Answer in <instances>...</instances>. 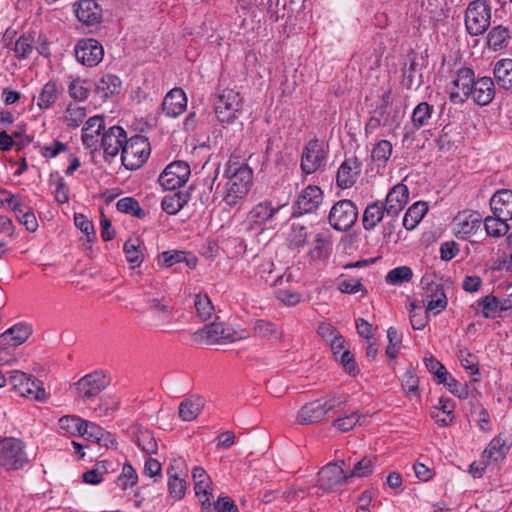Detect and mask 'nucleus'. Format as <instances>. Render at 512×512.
<instances>
[{"label":"nucleus","mask_w":512,"mask_h":512,"mask_svg":"<svg viewBox=\"0 0 512 512\" xmlns=\"http://www.w3.org/2000/svg\"><path fill=\"white\" fill-rule=\"evenodd\" d=\"M190 166L184 161L169 164L159 176L160 185L166 190H176L189 179Z\"/></svg>","instance_id":"ddd939ff"},{"label":"nucleus","mask_w":512,"mask_h":512,"mask_svg":"<svg viewBox=\"0 0 512 512\" xmlns=\"http://www.w3.org/2000/svg\"><path fill=\"white\" fill-rule=\"evenodd\" d=\"M453 224L457 235L465 238L481 227V216L477 212L463 211L454 218Z\"/></svg>","instance_id":"aec40b11"},{"label":"nucleus","mask_w":512,"mask_h":512,"mask_svg":"<svg viewBox=\"0 0 512 512\" xmlns=\"http://www.w3.org/2000/svg\"><path fill=\"white\" fill-rule=\"evenodd\" d=\"M361 172V164L357 158H347L341 164L336 175L337 185L342 189L352 187Z\"/></svg>","instance_id":"6ab92c4d"},{"label":"nucleus","mask_w":512,"mask_h":512,"mask_svg":"<svg viewBox=\"0 0 512 512\" xmlns=\"http://www.w3.org/2000/svg\"><path fill=\"white\" fill-rule=\"evenodd\" d=\"M204 406L205 400L200 396L184 399L179 405V417L183 421H193L202 412Z\"/></svg>","instance_id":"bb28decb"},{"label":"nucleus","mask_w":512,"mask_h":512,"mask_svg":"<svg viewBox=\"0 0 512 512\" xmlns=\"http://www.w3.org/2000/svg\"><path fill=\"white\" fill-rule=\"evenodd\" d=\"M69 95L76 101H84L89 96V88L86 82L80 79H74L68 86Z\"/></svg>","instance_id":"13d9d810"},{"label":"nucleus","mask_w":512,"mask_h":512,"mask_svg":"<svg viewBox=\"0 0 512 512\" xmlns=\"http://www.w3.org/2000/svg\"><path fill=\"white\" fill-rule=\"evenodd\" d=\"M147 305L159 319L166 320L171 315V308L164 299L150 298L147 300Z\"/></svg>","instance_id":"5fc2aeb1"},{"label":"nucleus","mask_w":512,"mask_h":512,"mask_svg":"<svg viewBox=\"0 0 512 512\" xmlns=\"http://www.w3.org/2000/svg\"><path fill=\"white\" fill-rule=\"evenodd\" d=\"M96 91L104 98L119 94L121 91V80L116 75L105 74L97 82Z\"/></svg>","instance_id":"473e14b6"},{"label":"nucleus","mask_w":512,"mask_h":512,"mask_svg":"<svg viewBox=\"0 0 512 512\" xmlns=\"http://www.w3.org/2000/svg\"><path fill=\"white\" fill-rule=\"evenodd\" d=\"M373 459L370 457H363L360 461H358L352 472L348 475V478L351 477H367L373 472Z\"/></svg>","instance_id":"bf43d9fd"},{"label":"nucleus","mask_w":512,"mask_h":512,"mask_svg":"<svg viewBox=\"0 0 512 512\" xmlns=\"http://www.w3.org/2000/svg\"><path fill=\"white\" fill-rule=\"evenodd\" d=\"M346 404L345 397L329 394L303 405L297 413V422L301 425H311L321 422L331 411Z\"/></svg>","instance_id":"f03ea898"},{"label":"nucleus","mask_w":512,"mask_h":512,"mask_svg":"<svg viewBox=\"0 0 512 512\" xmlns=\"http://www.w3.org/2000/svg\"><path fill=\"white\" fill-rule=\"evenodd\" d=\"M409 191L406 185L397 184L387 194L384 207L387 217H396L408 202Z\"/></svg>","instance_id":"a211bd4d"},{"label":"nucleus","mask_w":512,"mask_h":512,"mask_svg":"<svg viewBox=\"0 0 512 512\" xmlns=\"http://www.w3.org/2000/svg\"><path fill=\"white\" fill-rule=\"evenodd\" d=\"M494 77L501 88L512 90V59L497 61L494 67Z\"/></svg>","instance_id":"c756f323"},{"label":"nucleus","mask_w":512,"mask_h":512,"mask_svg":"<svg viewBox=\"0 0 512 512\" xmlns=\"http://www.w3.org/2000/svg\"><path fill=\"white\" fill-rule=\"evenodd\" d=\"M189 194L178 191L163 197L161 207L169 215L177 214L188 202Z\"/></svg>","instance_id":"2f4dec72"},{"label":"nucleus","mask_w":512,"mask_h":512,"mask_svg":"<svg viewBox=\"0 0 512 512\" xmlns=\"http://www.w3.org/2000/svg\"><path fill=\"white\" fill-rule=\"evenodd\" d=\"M8 381L13 390L20 396L37 401H44L46 399L43 383L31 375L19 370H14L10 373Z\"/></svg>","instance_id":"0eeeda50"},{"label":"nucleus","mask_w":512,"mask_h":512,"mask_svg":"<svg viewBox=\"0 0 512 512\" xmlns=\"http://www.w3.org/2000/svg\"><path fill=\"white\" fill-rule=\"evenodd\" d=\"M428 207L424 202L414 203L403 217V226L407 230H413L427 213Z\"/></svg>","instance_id":"e433bc0d"},{"label":"nucleus","mask_w":512,"mask_h":512,"mask_svg":"<svg viewBox=\"0 0 512 512\" xmlns=\"http://www.w3.org/2000/svg\"><path fill=\"white\" fill-rule=\"evenodd\" d=\"M507 221V219H500L495 215L487 216L484 219V228L489 236H504L509 231Z\"/></svg>","instance_id":"79ce46f5"},{"label":"nucleus","mask_w":512,"mask_h":512,"mask_svg":"<svg viewBox=\"0 0 512 512\" xmlns=\"http://www.w3.org/2000/svg\"><path fill=\"white\" fill-rule=\"evenodd\" d=\"M32 328L31 326L23 323L16 324L6 330L2 336L6 338L7 336H11V340L15 346L23 344L31 335Z\"/></svg>","instance_id":"c03bdc74"},{"label":"nucleus","mask_w":512,"mask_h":512,"mask_svg":"<svg viewBox=\"0 0 512 512\" xmlns=\"http://www.w3.org/2000/svg\"><path fill=\"white\" fill-rule=\"evenodd\" d=\"M194 305L200 319L203 321L210 319L214 308L207 295H196Z\"/></svg>","instance_id":"6e6d98bb"},{"label":"nucleus","mask_w":512,"mask_h":512,"mask_svg":"<svg viewBox=\"0 0 512 512\" xmlns=\"http://www.w3.org/2000/svg\"><path fill=\"white\" fill-rule=\"evenodd\" d=\"M510 42V31L508 27L497 25L487 34V44L494 51L506 48Z\"/></svg>","instance_id":"7c9ffc66"},{"label":"nucleus","mask_w":512,"mask_h":512,"mask_svg":"<svg viewBox=\"0 0 512 512\" xmlns=\"http://www.w3.org/2000/svg\"><path fill=\"white\" fill-rule=\"evenodd\" d=\"M418 378L413 370H408L403 375L402 386L407 395L418 394Z\"/></svg>","instance_id":"774afa93"},{"label":"nucleus","mask_w":512,"mask_h":512,"mask_svg":"<svg viewBox=\"0 0 512 512\" xmlns=\"http://www.w3.org/2000/svg\"><path fill=\"white\" fill-rule=\"evenodd\" d=\"M127 135L120 126H112L103 133L101 146L106 156L115 157L119 152L122 153Z\"/></svg>","instance_id":"dca6fc26"},{"label":"nucleus","mask_w":512,"mask_h":512,"mask_svg":"<svg viewBox=\"0 0 512 512\" xmlns=\"http://www.w3.org/2000/svg\"><path fill=\"white\" fill-rule=\"evenodd\" d=\"M134 437L137 446L146 454H156L158 451V444L153 433L142 426L136 427L134 430Z\"/></svg>","instance_id":"c85d7f7f"},{"label":"nucleus","mask_w":512,"mask_h":512,"mask_svg":"<svg viewBox=\"0 0 512 512\" xmlns=\"http://www.w3.org/2000/svg\"><path fill=\"white\" fill-rule=\"evenodd\" d=\"M478 305L482 308V314L485 318L503 317L500 306V299L493 295H487L478 300Z\"/></svg>","instance_id":"a19ab883"},{"label":"nucleus","mask_w":512,"mask_h":512,"mask_svg":"<svg viewBox=\"0 0 512 512\" xmlns=\"http://www.w3.org/2000/svg\"><path fill=\"white\" fill-rule=\"evenodd\" d=\"M433 112V105H430L427 102L419 103L412 112L411 121L413 127L415 129H420L427 126L432 118Z\"/></svg>","instance_id":"4c0bfd02"},{"label":"nucleus","mask_w":512,"mask_h":512,"mask_svg":"<svg viewBox=\"0 0 512 512\" xmlns=\"http://www.w3.org/2000/svg\"><path fill=\"white\" fill-rule=\"evenodd\" d=\"M138 480L137 473L131 464L125 463L122 468L121 474L117 478V484L123 490L136 485Z\"/></svg>","instance_id":"864d4df0"},{"label":"nucleus","mask_w":512,"mask_h":512,"mask_svg":"<svg viewBox=\"0 0 512 512\" xmlns=\"http://www.w3.org/2000/svg\"><path fill=\"white\" fill-rule=\"evenodd\" d=\"M59 96V91L55 82H47L37 99V106L40 109H48L55 104Z\"/></svg>","instance_id":"58836bf2"},{"label":"nucleus","mask_w":512,"mask_h":512,"mask_svg":"<svg viewBox=\"0 0 512 512\" xmlns=\"http://www.w3.org/2000/svg\"><path fill=\"white\" fill-rule=\"evenodd\" d=\"M29 464L25 444L13 437L0 440V467L6 471H17Z\"/></svg>","instance_id":"20e7f679"},{"label":"nucleus","mask_w":512,"mask_h":512,"mask_svg":"<svg viewBox=\"0 0 512 512\" xmlns=\"http://www.w3.org/2000/svg\"><path fill=\"white\" fill-rule=\"evenodd\" d=\"M417 309L421 310V307L418 306L415 302L411 303L409 310L410 322L413 329L421 330L427 325L428 317L421 311L418 312Z\"/></svg>","instance_id":"680f3d73"},{"label":"nucleus","mask_w":512,"mask_h":512,"mask_svg":"<svg viewBox=\"0 0 512 512\" xmlns=\"http://www.w3.org/2000/svg\"><path fill=\"white\" fill-rule=\"evenodd\" d=\"M124 252L127 261L132 264V267H138L143 261V254L140 251L139 239H129L124 243Z\"/></svg>","instance_id":"09e8293b"},{"label":"nucleus","mask_w":512,"mask_h":512,"mask_svg":"<svg viewBox=\"0 0 512 512\" xmlns=\"http://www.w3.org/2000/svg\"><path fill=\"white\" fill-rule=\"evenodd\" d=\"M458 357L463 368L468 370L470 374L475 375L479 373L476 356L467 350H460Z\"/></svg>","instance_id":"338daca9"},{"label":"nucleus","mask_w":512,"mask_h":512,"mask_svg":"<svg viewBox=\"0 0 512 512\" xmlns=\"http://www.w3.org/2000/svg\"><path fill=\"white\" fill-rule=\"evenodd\" d=\"M186 260V253L184 251H165L159 256V263L166 267H171L176 263H181Z\"/></svg>","instance_id":"69168bd1"},{"label":"nucleus","mask_w":512,"mask_h":512,"mask_svg":"<svg viewBox=\"0 0 512 512\" xmlns=\"http://www.w3.org/2000/svg\"><path fill=\"white\" fill-rule=\"evenodd\" d=\"M493 215L500 219H512V190L502 189L494 193L490 199Z\"/></svg>","instance_id":"412c9836"},{"label":"nucleus","mask_w":512,"mask_h":512,"mask_svg":"<svg viewBox=\"0 0 512 512\" xmlns=\"http://www.w3.org/2000/svg\"><path fill=\"white\" fill-rule=\"evenodd\" d=\"M413 272L408 266H399L390 270L386 276V282L392 285H401L412 279Z\"/></svg>","instance_id":"8fccbe9b"},{"label":"nucleus","mask_w":512,"mask_h":512,"mask_svg":"<svg viewBox=\"0 0 512 512\" xmlns=\"http://www.w3.org/2000/svg\"><path fill=\"white\" fill-rule=\"evenodd\" d=\"M386 208L382 201L369 204L363 213L362 223L365 230H373L384 218Z\"/></svg>","instance_id":"cd10ccee"},{"label":"nucleus","mask_w":512,"mask_h":512,"mask_svg":"<svg viewBox=\"0 0 512 512\" xmlns=\"http://www.w3.org/2000/svg\"><path fill=\"white\" fill-rule=\"evenodd\" d=\"M279 210L271 206L270 202H262L253 207L248 213L246 224L249 229H254L272 218Z\"/></svg>","instance_id":"a878e982"},{"label":"nucleus","mask_w":512,"mask_h":512,"mask_svg":"<svg viewBox=\"0 0 512 512\" xmlns=\"http://www.w3.org/2000/svg\"><path fill=\"white\" fill-rule=\"evenodd\" d=\"M180 461L174 460V463L167 469L168 475V490L171 497L180 500L184 497L186 492V475L181 471H177Z\"/></svg>","instance_id":"b1692460"},{"label":"nucleus","mask_w":512,"mask_h":512,"mask_svg":"<svg viewBox=\"0 0 512 512\" xmlns=\"http://www.w3.org/2000/svg\"><path fill=\"white\" fill-rule=\"evenodd\" d=\"M424 292L422 294L423 299H439L442 296H446L442 284L434 281H430L428 277H423L421 281Z\"/></svg>","instance_id":"4d7b16f0"},{"label":"nucleus","mask_w":512,"mask_h":512,"mask_svg":"<svg viewBox=\"0 0 512 512\" xmlns=\"http://www.w3.org/2000/svg\"><path fill=\"white\" fill-rule=\"evenodd\" d=\"M348 479V475L344 473L342 465L338 463H329L318 473V484L323 490H331L345 483Z\"/></svg>","instance_id":"f3484780"},{"label":"nucleus","mask_w":512,"mask_h":512,"mask_svg":"<svg viewBox=\"0 0 512 512\" xmlns=\"http://www.w3.org/2000/svg\"><path fill=\"white\" fill-rule=\"evenodd\" d=\"M103 432L104 429L97 424L85 421L81 436L85 437L88 441L97 443L103 437Z\"/></svg>","instance_id":"0e129e2a"},{"label":"nucleus","mask_w":512,"mask_h":512,"mask_svg":"<svg viewBox=\"0 0 512 512\" xmlns=\"http://www.w3.org/2000/svg\"><path fill=\"white\" fill-rule=\"evenodd\" d=\"M34 49V39L30 35L20 36L14 44L15 57L18 59H26L30 56Z\"/></svg>","instance_id":"3c124183"},{"label":"nucleus","mask_w":512,"mask_h":512,"mask_svg":"<svg viewBox=\"0 0 512 512\" xmlns=\"http://www.w3.org/2000/svg\"><path fill=\"white\" fill-rule=\"evenodd\" d=\"M193 340L206 344H224L245 339L248 334L245 330L237 331L223 322H212L192 335Z\"/></svg>","instance_id":"7ed1b4c3"},{"label":"nucleus","mask_w":512,"mask_h":512,"mask_svg":"<svg viewBox=\"0 0 512 512\" xmlns=\"http://www.w3.org/2000/svg\"><path fill=\"white\" fill-rule=\"evenodd\" d=\"M392 154V144L388 140L378 141L371 151V158L378 166L385 165Z\"/></svg>","instance_id":"49530a36"},{"label":"nucleus","mask_w":512,"mask_h":512,"mask_svg":"<svg viewBox=\"0 0 512 512\" xmlns=\"http://www.w3.org/2000/svg\"><path fill=\"white\" fill-rule=\"evenodd\" d=\"M242 101L243 99L238 91L233 89L223 90L214 104L218 120L223 123L233 122L241 111Z\"/></svg>","instance_id":"6e6552de"},{"label":"nucleus","mask_w":512,"mask_h":512,"mask_svg":"<svg viewBox=\"0 0 512 512\" xmlns=\"http://www.w3.org/2000/svg\"><path fill=\"white\" fill-rule=\"evenodd\" d=\"M74 223L77 228H79L88 238L89 242H92L95 238V230L93 223L81 213H76L74 215Z\"/></svg>","instance_id":"052dcab7"},{"label":"nucleus","mask_w":512,"mask_h":512,"mask_svg":"<svg viewBox=\"0 0 512 512\" xmlns=\"http://www.w3.org/2000/svg\"><path fill=\"white\" fill-rule=\"evenodd\" d=\"M109 383L107 375L97 370L83 376L74 385L77 396L82 400H88L99 395Z\"/></svg>","instance_id":"f8f14e48"},{"label":"nucleus","mask_w":512,"mask_h":512,"mask_svg":"<svg viewBox=\"0 0 512 512\" xmlns=\"http://www.w3.org/2000/svg\"><path fill=\"white\" fill-rule=\"evenodd\" d=\"M308 236V227L299 222H294L287 236L289 248L299 251L306 245Z\"/></svg>","instance_id":"72a5a7b5"},{"label":"nucleus","mask_w":512,"mask_h":512,"mask_svg":"<svg viewBox=\"0 0 512 512\" xmlns=\"http://www.w3.org/2000/svg\"><path fill=\"white\" fill-rule=\"evenodd\" d=\"M361 418L363 417L352 413L350 415H346L345 417L334 420L333 426L342 432H347L353 429L359 423Z\"/></svg>","instance_id":"e2e57ef3"},{"label":"nucleus","mask_w":512,"mask_h":512,"mask_svg":"<svg viewBox=\"0 0 512 512\" xmlns=\"http://www.w3.org/2000/svg\"><path fill=\"white\" fill-rule=\"evenodd\" d=\"M116 207L118 211L142 218L145 213L141 209L137 200L132 197H125L118 200Z\"/></svg>","instance_id":"603ef678"},{"label":"nucleus","mask_w":512,"mask_h":512,"mask_svg":"<svg viewBox=\"0 0 512 512\" xmlns=\"http://www.w3.org/2000/svg\"><path fill=\"white\" fill-rule=\"evenodd\" d=\"M323 200V192L318 186L309 185L299 194L293 206V216H301L315 211Z\"/></svg>","instance_id":"2eb2a0df"},{"label":"nucleus","mask_w":512,"mask_h":512,"mask_svg":"<svg viewBox=\"0 0 512 512\" xmlns=\"http://www.w3.org/2000/svg\"><path fill=\"white\" fill-rule=\"evenodd\" d=\"M491 24V7L485 0L469 3L465 11V26L471 36L484 34Z\"/></svg>","instance_id":"39448f33"},{"label":"nucleus","mask_w":512,"mask_h":512,"mask_svg":"<svg viewBox=\"0 0 512 512\" xmlns=\"http://www.w3.org/2000/svg\"><path fill=\"white\" fill-rule=\"evenodd\" d=\"M495 96V87L492 78L481 77L474 81L471 96L475 103L484 106L489 104Z\"/></svg>","instance_id":"393cba45"},{"label":"nucleus","mask_w":512,"mask_h":512,"mask_svg":"<svg viewBox=\"0 0 512 512\" xmlns=\"http://www.w3.org/2000/svg\"><path fill=\"white\" fill-rule=\"evenodd\" d=\"M327 149L318 139L310 140L304 147L301 156V169L306 174L314 173L325 167Z\"/></svg>","instance_id":"9b49d317"},{"label":"nucleus","mask_w":512,"mask_h":512,"mask_svg":"<svg viewBox=\"0 0 512 512\" xmlns=\"http://www.w3.org/2000/svg\"><path fill=\"white\" fill-rule=\"evenodd\" d=\"M224 201L229 206H235L250 190L253 181V171L247 164H230Z\"/></svg>","instance_id":"f257e3e1"},{"label":"nucleus","mask_w":512,"mask_h":512,"mask_svg":"<svg viewBox=\"0 0 512 512\" xmlns=\"http://www.w3.org/2000/svg\"><path fill=\"white\" fill-rule=\"evenodd\" d=\"M75 13L79 21L91 26L102 19V9L94 0H80L75 4Z\"/></svg>","instance_id":"5701e85b"},{"label":"nucleus","mask_w":512,"mask_h":512,"mask_svg":"<svg viewBox=\"0 0 512 512\" xmlns=\"http://www.w3.org/2000/svg\"><path fill=\"white\" fill-rule=\"evenodd\" d=\"M358 209L351 200H340L336 202L329 213V224L338 231L349 230L356 222Z\"/></svg>","instance_id":"1a4fd4ad"},{"label":"nucleus","mask_w":512,"mask_h":512,"mask_svg":"<svg viewBox=\"0 0 512 512\" xmlns=\"http://www.w3.org/2000/svg\"><path fill=\"white\" fill-rule=\"evenodd\" d=\"M103 56V46L95 39H81L75 46V57L84 66H97L102 61Z\"/></svg>","instance_id":"4468645a"},{"label":"nucleus","mask_w":512,"mask_h":512,"mask_svg":"<svg viewBox=\"0 0 512 512\" xmlns=\"http://www.w3.org/2000/svg\"><path fill=\"white\" fill-rule=\"evenodd\" d=\"M475 74L471 68H460L449 86V99L453 104H463L473 92Z\"/></svg>","instance_id":"9d476101"},{"label":"nucleus","mask_w":512,"mask_h":512,"mask_svg":"<svg viewBox=\"0 0 512 512\" xmlns=\"http://www.w3.org/2000/svg\"><path fill=\"white\" fill-rule=\"evenodd\" d=\"M331 251V241L327 233H319L314 240V247L311 250V255L314 259L326 258Z\"/></svg>","instance_id":"a18cd8bd"},{"label":"nucleus","mask_w":512,"mask_h":512,"mask_svg":"<svg viewBox=\"0 0 512 512\" xmlns=\"http://www.w3.org/2000/svg\"><path fill=\"white\" fill-rule=\"evenodd\" d=\"M186 106V94L181 88L170 90L162 102V110L169 117L179 116L185 111Z\"/></svg>","instance_id":"4be33fe9"},{"label":"nucleus","mask_w":512,"mask_h":512,"mask_svg":"<svg viewBox=\"0 0 512 512\" xmlns=\"http://www.w3.org/2000/svg\"><path fill=\"white\" fill-rule=\"evenodd\" d=\"M509 446L501 437H495L491 440L488 447L483 452V458L488 462H497L505 458Z\"/></svg>","instance_id":"c9c22d12"},{"label":"nucleus","mask_w":512,"mask_h":512,"mask_svg":"<svg viewBox=\"0 0 512 512\" xmlns=\"http://www.w3.org/2000/svg\"><path fill=\"white\" fill-rule=\"evenodd\" d=\"M192 478L195 482L194 489L197 496L212 495L210 491V477L202 467L196 466L193 468Z\"/></svg>","instance_id":"ea45409f"},{"label":"nucleus","mask_w":512,"mask_h":512,"mask_svg":"<svg viewBox=\"0 0 512 512\" xmlns=\"http://www.w3.org/2000/svg\"><path fill=\"white\" fill-rule=\"evenodd\" d=\"M431 417L441 426H447L453 421L452 406L448 401L439 400V407H434Z\"/></svg>","instance_id":"37998d69"},{"label":"nucleus","mask_w":512,"mask_h":512,"mask_svg":"<svg viewBox=\"0 0 512 512\" xmlns=\"http://www.w3.org/2000/svg\"><path fill=\"white\" fill-rule=\"evenodd\" d=\"M85 420L77 416L66 415L59 419V427L69 435L81 436Z\"/></svg>","instance_id":"de8ad7c7"},{"label":"nucleus","mask_w":512,"mask_h":512,"mask_svg":"<svg viewBox=\"0 0 512 512\" xmlns=\"http://www.w3.org/2000/svg\"><path fill=\"white\" fill-rule=\"evenodd\" d=\"M12 210L19 222L23 224L28 231L34 232L37 230L38 222L31 208L25 206L22 201H20L15 202L12 206Z\"/></svg>","instance_id":"f704fd0d"},{"label":"nucleus","mask_w":512,"mask_h":512,"mask_svg":"<svg viewBox=\"0 0 512 512\" xmlns=\"http://www.w3.org/2000/svg\"><path fill=\"white\" fill-rule=\"evenodd\" d=\"M151 147L143 135H134L127 139L121 153L122 164L129 170L140 168L148 159Z\"/></svg>","instance_id":"423d86ee"}]
</instances>
